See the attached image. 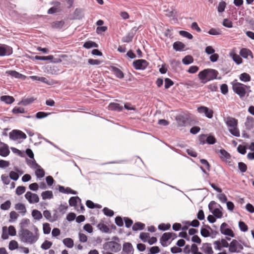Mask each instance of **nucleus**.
Instances as JSON below:
<instances>
[{
	"instance_id": "obj_1",
	"label": "nucleus",
	"mask_w": 254,
	"mask_h": 254,
	"mask_svg": "<svg viewBox=\"0 0 254 254\" xmlns=\"http://www.w3.org/2000/svg\"><path fill=\"white\" fill-rule=\"evenodd\" d=\"M19 237L21 242L29 245H34L39 239V230L36 227H34L33 232L28 229L19 230Z\"/></svg>"
},
{
	"instance_id": "obj_2",
	"label": "nucleus",
	"mask_w": 254,
	"mask_h": 254,
	"mask_svg": "<svg viewBox=\"0 0 254 254\" xmlns=\"http://www.w3.org/2000/svg\"><path fill=\"white\" fill-rule=\"evenodd\" d=\"M229 132L234 136L239 137L240 132L238 127V121L237 119L231 117H227L224 119Z\"/></svg>"
},
{
	"instance_id": "obj_3",
	"label": "nucleus",
	"mask_w": 254,
	"mask_h": 254,
	"mask_svg": "<svg viewBox=\"0 0 254 254\" xmlns=\"http://www.w3.org/2000/svg\"><path fill=\"white\" fill-rule=\"evenodd\" d=\"M232 88L234 92L242 98L244 97L247 93V91L249 90L250 87L247 86L243 83L237 82V80L232 82Z\"/></svg>"
},
{
	"instance_id": "obj_4",
	"label": "nucleus",
	"mask_w": 254,
	"mask_h": 254,
	"mask_svg": "<svg viewBox=\"0 0 254 254\" xmlns=\"http://www.w3.org/2000/svg\"><path fill=\"white\" fill-rule=\"evenodd\" d=\"M220 233L226 236V239L228 241L231 240V238H234L235 234L233 231L229 228L228 225L226 223H223L220 227Z\"/></svg>"
},
{
	"instance_id": "obj_5",
	"label": "nucleus",
	"mask_w": 254,
	"mask_h": 254,
	"mask_svg": "<svg viewBox=\"0 0 254 254\" xmlns=\"http://www.w3.org/2000/svg\"><path fill=\"white\" fill-rule=\"evenodd\" d=\"M216 203L214 201H211L208 205V208L210 211H211L212 214L217 218H221L222 217L223 214L221 211L222 209V207L218 204L219 208H215L214 206L216 205Z\"/></svg>"
},
{
	"instance_id": "obj_6",
	"label": "nucleus",
	"mask_w": 254,
	"mask_h": 254,
	"mask_svg": "<svg viewBox=\"0 0 254 254\" xmlns=\"http://www.w3.org/2000/svg\"><path fill=\"white\" fill-rule=\"evenodd\" d=\"M243 248V246L237 240H233L229 244V251L232 253H239Z\"/></svg>"
},
{
	"instance_id": "obj_7",
	"label": "nucleus",
	"mask_w": 254,
	"mask_h": 254,
	"mask_svg": "<svg viewBox=\"0 0 254 254\" xmlns=\"http://www.w3.org/2000/svg\"><path fill=\"white\" fill-rule=\"evenodd\" d=\"M26 137L25 133L19 130H13L9 133V138L13 140L25 139Z\"/></svg>"
},
{
	"instance_id": "obj_8",
	"label": "nucleus",
	"mask_w": 254,
	"mask_h": 254,
	"mask_svg": "<svg viewBox=\"0 0 254 254\" xmlns=\"http://www.w3.org/2000/svg\"><path fill=\"white\" fill-rule=\"evenodd\" d=\"M133 66L137 70H144L148 66V62L143 59L137 60L132 63Z\"/></svg>"
},
{
	"instance_id": "obj_9",
	"label": "nucleus",
	"mask_w": 254,
	"mask_h": 254,
	"mask_svg": "<svg viewBox=\"0 0 254 254\" xmlns=\"http://www.w3.org/2000/svg\"><path fill=\"white\" fill-rule=\"evenodd\" d=\"M12 48L5 44H0V57L8 56L12 54Z\"/></svg>"
},
{
	"instance_id": "obj_10",
	"label": "nucleus",
	"mask_w": 254,
	"mask_h": 254,
	"mask_svg": "<svg viewBox=\"0 0 254 254\" xmlns=\"http://www.w3.org/2000/svg\"><path fill=\"white\" fill-rule=\"evenodd\" d=\"M105 247H107L108 250L114 253L119 252L122 248L120 244L114 241L106 243L105 244Z\"/></svg>"
},
{
	"instance_id": "obj_11",
	"label": "nucleus",
	"mask_w": 254,
	"mask_h": 254,
	"mask_svg": "<svg viewBox=\"0 0 254 254\" xmlns=\"http://www.w3.org/2000/svg\"><path fill=\"white\" fill-rule=\"evenodd\" d=\"M25 197L30 204L36 203L39 201V196L37 194L29 191L25 193Z\"/></svg>"
},
{
	"instance_id": "obj_12",
	"label": "nucleus",
	"mask_w": 254,
	"mask_h": 254,
	"mask_svg": "<svg viewBox=\"0 0 254 254\" xmlns=\"http://www.w3.org/2000/svg\"><path fill=\"white\" fill-rule=\"evenodd\" d=\"M197 110L199 114H203L208 119H211L213 117V111L207 107L200 106L197 108Z\"/></svg>"
},
{
	"instance_id": "obj_13",
	"label": "nucleus",
	"mask_w": 254,
	"mask_h": 254,
	"mask_svg": "<svg viewBox=\"0 0 254 254\" xmlns=\"http://www.w3.org/2000/svg\"><path fill=\"white\" fill-rule=\"evenodd\" d=\"M138 28L134 27L124 37H123L122 41L123 42L129 43L132 41L136 32L138 30Z\"/></svg>"
},
{
	"instance_id": "obj_14",
	"label": "nucleus",
	"mask_w": 254,
	"mask_h": 254,
	"mask_svg": "<svg viewBox=\"0 0 254 254\" xmlns=\"http://www.w3.org/2000/svg\"><path fill=\"white\" fill-rule=\"evenodd\" d=\"M176 234L173 233H165L160 239V243L163 247L166 246V242L172 237H175Z\"/></svg>"
},
{
	"instance_id": "obj_15",
	"label": "nucleus",
	"mask_w": 254,
	"mask_h": 254,
	"mask_svg": "<svg viewBox=\"0 0 254 254\" xmlns=\"http://www.w3.org/2000/svg\"><path fill=\"white\" fill-rule=\"evenodd\" d=\"M123 252L125 254H133L134 249L132 244L128 242H125L123 245Z\"/></svg>"
},
{
	"instance_id": "obj_16",
	"label": "nucleus",
	"mask_w": 254,
	"mask_h": 254,
	"mask_svg": "<svg viewBox=\"0 0 254 254\" xmlns=\"http://www.w3.org/2000/svg\"><path fill=\"white\" fill-rule=\"evenodd\" d=\"M5 73L10 75L12 77H14L17 79L25 80L26 78L25 75H23L15 70H7L5 72Z\"/></svg>"
},
{
	"instance_id": "obj_17",
	"label": "nucleus",
	"mask_w": 254,
	"mask_h": 254,
	"mask_svg": "<svg viewBox=\"0 0 254 254\" xmlns=\"http://www.w3.org/2000/svg\"><path fill=\"white\" fill-rule=\"evenodd\" d=\"M208 68L205 69L202 71L199 72L198 74V77L200 80H201V82L203 83H205L208 81Z\"/></svg>"
},
{
	"instance_id": "obj_18",
	"label": "nucleus",
	"mask_w": 254,
	"mask_h": 254,
	"mask_svg": "<svg viewBox=\"0 0 254 254\" xmlns=\"http://www.w3.org/2000/svg\"><path fill=\"white\" fill-rule=\"evenodd\" d=\"M201 250L205 254H213V251L210 243H203L201 248Z\"/></svg>"
},
{
	"instance_id": "obj_19",
	"label": "nucleus",
	"mask_w": 254,
	"mask_h": 254,
	"mask_svg": "<svg viewBox=\"0 0 254 254\" xmlns=\"http://www.w3.org/2000/svg\"><path fill=\"white\" fill-rule=\"evenodd\" d=\"M240 55L244 59H248L249 57H250L251 59L253 58L252 51L247 48H242L240 51Z\"/></svg>"
},
{
	"instance_id": "obj_20",
	"label": "nucleus",
	"mask_w": 254,
	"mask_h": 254,
	"mask_svg": "<svg viewBox=\"0 0 254 254\" xmlns=\"http://www.w3.org/2000/svg\"><path fill=\"white\" fill-rule=\"evenodd\" d=\"M178 126L179 127L185 126L187 123V118L184 116H178L176 118Z\"/></svg>"
},
{
	"instance_id": "obj_21",
	"label": "nucleus",
	"mask_w": 254,
	"mask_h": 254,
	"mask_svg": "<svg viewBox=\"0 0 254 254\" xmlns=\"http://www.w3.org/2000/svg\"><path fill=\"white\" fill-rule=\"evenodd\" d=\"M108 108L110 110L118 112L121 111L123 109V106L117 103H111Z\"/></svg>"
},
{
	"instance_id": "obj_22",
	"label": "nucleus",
	"mask_w": 254,
	"mask_h": 254,
	"mask_svg": "<svg viewBox=\"0 0 254 254\" xmlns=\"http://www.w3.org/2000/svg\"><path fill=\"white\" fill-rule=\"evenodd\" d=\"M43 215L48 221L51 222H54L58 219V217H55V218H52L51 213L48 210L43 211Z\"/></svg>"
},
{
	"instance_id": "obj_23",
	"label": "nucleus",
	"mask_w": 254,
	"mask_h": 254,
	"mask_svg": "<svg viewBox=\"0 0 254 254\" xmlns=\"http://www.w3.org/2000/svg\"><path fill=\"white\" fill-rule=\"evenodd\" d=\"M219 152L220 154V157L222 161L225 162L230 159L231 156L230 154L224 149H221Z\"/></svg>"
},
{
	"instance_id": "obj_24",
	"label": "nucleus",
	"mask_w": 254,
	"mask_h": 254,
	"mask_svg": "<svg viewBox=\"0 0 254 254\" xmlns=\"http://www.w3.org/2000/svg\"><path fill=\"white\" fill-rule=\"evenodd\" d=\"M111 70L112 71H113L114 73L117 77L120 79H122L124 77V73L119 68L115 66H112Z\"/></svg>"
},
{
	"instance_id": "obj_25",
	"label": "nucleus",
	"mask_w": 254,
	"mask_h": 254,
	"mask_svg": "<svg viewBox=\"0 0 254 254\" xmlns=\"http://www.w3.org/2000/svg\"><path fill=\"white\" fill-rule=\"evenodd\" d=\"M208 81L216 78L218 74V72L217 70L210 68H208Z\"/></svg>"
},
{
	"instance_id": "obj_26",
	"label": "nucleus",
	"mask_w": 254,
	"mask_h": 254,
	"mask_svg": "<svg viewBox=\"0 0 254 254\" xmlns=\"http://www.w3.org/2000/svg\"><path fill=\"white\" fill-rule=\"evenodd\" d=\"M0 100L6 104H11L14 101V98L12 96L3 95L0 97Z\"/></svg>"
},
{
	"instance_id": "obj_27",
	"label": "nucleus",
	"mask_w": 254,
	"mask_h": 254,
	"mask_svg": "<svg viewBox=\"0 0 254 254\" xmlns=\"http://www.w3.org/2000/svg\"><path fill=\"white\" fill-rule=\"evenodd\" d=\"M34 169H35V173L37 178L41 179L44 177L45 171L40 165H38V167H36Z\"/></svg>"
},
{
	"instance_id": "obj_28",
	"label": "nucleus",
	"mask_w": 254,
	"mask_h": 254,
	"mask_svg": "<svg viewBox=\"0 0 254 254\" xmlns=\"http://www.w3.org/2000/svg\"><path fill=\"white\" fill-rule=\"evenodd\" d=\"M230 56L232 58L234 62H235L237 64H240L242 63V59L240 57V56L235 54L234 52L230 53Z\"/></svg>"
},
{
	"instance_id": "obj_29",
	"label": "nucleus",
	"mask_w": 254,
	"mask_h": 254,
	"mask_svg": "<svg viewBox=\"0 0 254 254\" xmlns=\"http://www.w3.org/2000/svg\"><path fill=\"white\" fill-rule=\"evenodd\" d=\"M15 209L18 210L19 213L24 215L26 212V209L24 204L21 203H18L15 205Z\"/></svg>"
},
{
	"instance_id": "obj_30",
	"label": "nucleus",
	"mask_w": 254,
	"mask_h": 254,
	"mask_svg": "<svg viewBox=\"0 0 254 254\" xmlns=\"http://www.w3.org/2000/svg\"><path fill=\"white\" fill-rule=\"evenodd\" d=\"M10 151L8 146L3 144V146L0 147V155L2 157H6L9 155Z\"/></svg>"
},
{
	"instance_id": "obj_31",
	"label": "nucleus",
	"mask_w": 254,
	"mask_h": 254,
	"mask_svg": "<svg viewBox=\"0 0 254 254\" xmlns=\"http://www.w3.org/2000/svg\"><path fill=\"white\" fill-rule=\"evenodd\" d=\"M81 200L78 196H72L69 199V204L70 206H75L77 203H81Z\"/></svg>"
},
{
	"instance_id": "obj_32",
	"label": "nucleus",
	"mask_w": 254,
	"mask_h": 254,
	"mask_svg": "<svg viewBox=\"0 0 254 254\" xmlns=\"http://www.w3.org/2000/svg\"><path fill=\"white\" fill-rule=\"evenodd\" d=\"M98 229L103 233H110L111 231L109 227L103 223H99L97 225Z\"/></svg>"
},
{
	"instance_id": "obj_33",
	"label": "nucleus",
	"mask_w": 254,
	"mask_h": 254,
	"mask_svg": "<svg viewBox=\"0 0 254 254\" xmlns=\"http://www.w3.org/2000/svg\"><path fill=\"white\" fill-rule=\"evenodd\" d=\"M41 196L44 200L50 199L53 198V193L51 190H46L42 192Z\"/></svg>"
},
{
	"instance_id": "obj_34",
	"label": "nucleus",
	"mask_w": 254,
	"mask_h": 254,
	"mask_svg": "<svg viewBox=\"0 0 254 254\" xmlns=\"http://www.w3.org/2000/svg\"><path fill=\"white\" fill-rule=\"evenodd\" d=\"M64 245L68 248H72L74 246L73 241L72 239L66 238L63 240Z\"/></svg>"
},
{
	"instance_id": "obj_35",
	"label": "nucleus",
	"mask_w": 254,
	"mask_h": 254,
	"mask_svg": "<svg viewBox=\"0 0 254 254\" xmlns=\"http://www.w3.org/2000/svg\"><path fill=\"white\" fill-rule=\"evenodd\" d=\"M185 48V44L181 42H176L173 44V48L177 51H182Z\"/></svg>"
},
{
	"instance_id": "obj_36",
	"label": "nucleus",
	"mask_w": 254,
	"mask_h": 254,
	"mask_svg": "<svg viewBox=\"0 0 254 254\" xmlns=\"http://www.w3.org/2000/svg\"><path fill=\"white\" fill-rule=\"evenodd\" d=\"M240 79L241 81L247 82L250 81L251 80V76L247 73L244 72L240 75Z\"/></svg>"
},
{
	"instance_id": "obj_37",
	"label": "nucleus",
	"mask_w": 254,
	"mask_h": 254,
	"mask_svg": "<svg viewBox=\"0 0 254 254\" xmlns=\"http://www.w3.org/2000/svg\"><path fill=\"white\" fill-rule=\"evenodd\" d=\"M32 216L34 219L39 220L42 218V214L41 212L36 209H34L32 211Z\"/></svg>"
},
{
	"instance_id": "obj_38",
	"label": "nucleus",
	"mask_w": 254,
	"mask_h": 254,
	"mask_svg": "<svg viewBox=\"0 0 254 254\" xmlns=\"http://www.w3.org/2000/svg\"><path fill=\"white\" fill-rule=\"evenodd\" d=\"M145 224L141 222H136L132 226V229L133 231H136L138 230H141L144 229Z\"/></svg>"
},
{
	"instance_id": "obj_39",
	"label": "nucleus",
	"mask_w": 254,
	"mask_h": 254,
	"mask_svg": "<svg viewBox=\"0 0 254 254\" xmlns=\"http://www.w3.org/2000/svg\"><path fill=\"white\" fill-rule=\"evenodd\" d=\"M187 88H197L199 87L198 84L194 81H189L185 84Z\"/></svg>"
},
{
	"instance_id": "obj_40",
	"label": "nucleus",
	"mask_w": 254,
	"mask_h": 254,
	"mask_svg": "<svg viewBox=\"0 0 254 254\" xmlns=\"http://www.w3.org/2000/svg\"><path fill=\"white\" fill-rule=\"evenodd\" d=\"M30 224V220L28 219H23L20 223V230L27 229V227Z\"/></svg>"
},
{
	"instance_id": "obj_41",
	"label": "nucleus",
	"mask_w": 254,
	"mask_h": 254,
	"mask_svg": "<svg viewBox=\"0 0 254 254\" xmlns=\"http://www.w3.org/2000/svg\"><path fill=\"white\" fill-rule=\"evenodd\" d=\"M193 62V59L192 56H187L185 57L183 60L182 62L184 64H189L192 63Z\"/></svg>"
},
{
	"instance_id": "obj_42",
	"label": "nucleus",
	"mask_w": 254,
	"mask_h": 254,
	"mask_svg": "<svg viewBox=\"0 0 254 254\" xmlns=\"http://www.w3.org/2000/svg\"><path fill=\"white\" fill-rule=\"evenodd\" d=\"M11 205L10 201L6 200L0 205V208L2 210H7L10 208Z\"/></svg>"
},
{
	"instance_id": "obj_43",
	"label": "nucleus",
	"mask_w": 254,
	"mask_h": 254,
	"mask_svg": "<svg viewBox=\"0 0 254 254\" xmlns=\"http://www.w3.org/2000/svg\"><path fill=\"white\" fill-rule=\"evenodd\" d=\"M18 247V244L17 241L15 240H11L10 241L8 245V248L11 251L16 250Z\"/></svg>"
},
{
	"instance_id": "obj_44",
	"label": "nucleus",
	"mask_w": 254,
	"mask_h": 254,
	"mask_svg": "<svg viewBox=\"0 0 254 254\" xmlns=\"http://www.w3.org/2000/svg\"><path fill=\"white\" fill-rule=\"evenodd\" d=\"M34 59L36 60H40V61H49L52 60L53 59V56H36L34 57Z\"/></svg>"
},
{
	"instance_id": "obj_45",
	"label": "nucleus",
	"mask_w": 254,
	"mask_h": 254,
	"mask_svg": "<svg viewBox=\"0 0 254 254\" xmlns=\"http://www.w3.org/2000/svg\"><path fill=\"white\" fill-rule=\"evenodd\" d=\"M52 246V243L48 240L45 241L41 246V249L44 250H47L50 249Z\"/></svg>"
},
{
	"instance_id": "obj_46",
	"label": "nucleus",
	"mask_w": 254,
	"mask_h": 254,
	"mask_svg": "<svg viewBox=\"0 0 254 254\" xmlns=\"http://www.w3.org/2000/svg\"><path fill=\"white\" fill-rule=\"evenodd\" d=\"M226 6V3L225 1H222L219 3L217 7V11L219 13H222L224 11Z\"/></svg>"
},
{
	"instance_id": "obj_47",
	"label": "nucleus",
	"mask_w": 254,
	"mask_h": 254,
	"mask_svg": "<svg viewBox=\"0 0 254 254\" xmlns=\"http://www.w3.org/2000/svg\"><path fill=\"white\" fill-rule=\"evenodd\" d=\"M98 45L95 42L92 41H87L86 42L84 45L83 47L86 49H90L93 47H97Z\"/></svg>"
},
{
	"instance_id": "obj_48",
	"label": "nucleus",
	"mask_w": 254,
	"mask_h": 254,
	"mask_svg": "<svg viewBox=\"0 0 254 254\" xmlns=\"http://www.w3.org/2000/svg\"><path fill=\"white\" fill-rule=\"evenodd\" d=\"M8 235L7 228L6 226H3L2 228L1 239L3 240H7L8 239Z\"/></svg>"
},
{
	"instance_id": "obj_49",
	"label": "nucleus",
	"mask_w": 254,
	"mask_h": 254,
	"mask_svg": "<svg viewBox=\"0 0 254 254\" xmlns=\"http://www.w3.org/2000/svg\"><path fill=\"white\" fill-rule=\"evenodd\" d=\"M18 214L14 211L10 212L9 214V222L15 221L18 218Z\"/></svg>"
},
{
	"instance_id": "obj_50",
	"label": "nucleus",
	"mask_w": 254,
	"mask_h": 254,
	"mask_svg": "<svg viewBox=\"0 0 254 254\" xmlns=\"http://www.w3.org/2000/svg\"><path fill=\"white\" fill-rule=\"evenodd\" d=\"M51 230L50 225L49 223H45L43 224V230L44 234H50Z\"/></svg>"
},
{
	"instance_id": "obj_51",
	"label": "nucleus",
	"mask_w": 254,
	"mask_h": 254,
	"mask_svg": "<svg viewBox=\"0 0 254 254\" xmlns=\"http://www.w3.org/2000/svg\"><path fill=\"white\" fill-rule=\"evenodd\" d=\"M1 180L2 183L6 185H8L10 182V177L5 174H3L1 176Z\"/></svg>"
},
{
	"instance_id": "obj_52",
	"label": "nucleus",
	"mask_w": 254,
	"mask_h": 254,
	"mask_svg": "<svg viewBox=\"0 0 254 254\" xmlns=\"http://www.w3.org/2000/svg\"><path fill=\"white\" fill-rule=\"evenodd\" d=\"M208 33L211 35H219L221 34V31L218 29L211 28Z\"/></svg>"
},
{
	"instance_id": "obj_53",
	"label": "nucleus",
	"mask_w": 254,
	"mask_h": 254,
	"mask_svg": "<svg viewBox=\"0 0 254 254\" xmlns=\"http://www.w3.org/2000/svg\"><path fill=\"white\" fill-rule=\"evenodd\" d=\"M139 238L143 242H147L148 238H149V234L148 233L142 232L140 234Z\"/></svg>"
},
{
	"instance_id": "obj_54",
	"label": "nucleus",
	"mask_w": 254,
	"mask_h": 254,
	"mask_svg": "<svg viewBox=\"0 0 254 254\" xmlns=\"http://www.w3.org/2000/svg\"><path fill=\"white\" fill-rule=\"evenodd\" d=\"M104 214L107 216L112 217L114 215V211L107 207H104L103 209Z\"/></svg>"
},
{
	"instance_id": "obj_55",
	"label": "nucleus",
	"mask_w": 254,
	"mask_h": 254,
	"mask_svg": "<svg viewBox=\"0 0 254 254\" xmlns=\"http://www.w3.org/2000/svg\"><path fill=\"white\" fill-rule=\"evenodd\" d=\"M179 34L182 36L187 38L189 39H191L193 38V36L190 33L185 31H180Z\"/></svg>"
},
{
	"instance_id": "obj_56",
	"label": "nucleus",
	"mask_w": 254,
	"mask_h": 254,
	"mask_svg": "<svg viewBox=\"0 0 254 254\" xmlns=\"http://www.w3.org/2000/svg\"><path fill=\"white\" fill-rule=\"evenodd\" d=\"M9 235L11 236H15L16 235V231L13 226L10 225L7 228Z\"/></svg>"
},
{
	"instance_id": "obj_57",
	"label": "nucleus",
	"mask_w": 254,
	"mask_h": 254,
	"mask_svg": "<svg viewBox=\"0 0 254 254\" xmlns=\"http://www.w3.org/2000/svg\"><path fill=\"white\" fill-rule=\"evenodd\" d=\"M238 168L242 173H245L247 171V166L243 162L238 163Z\"/></svg>"
},
{
	"instance_id": "obj_58",
	"label": "nucleus",
	"mask_w": 254,
	"mask_h": 254,
	"mask_svg": "<svg viewBox=\"0 0 254 254\" xmlns=\"http://www.w3.org/2000/svg\"><path fill=\"white\" fill-rule=\"evenodd\" d=\"M222 24L227 28H230L233 27L232 22L227 18H225L223 20Z\"/></svg>"
},
{
	"instance_id": "obj_59",
	"label": "nucleus",
	"mask_w": 254,
	"mask_h": 254,
	"mask_svg": "<svg viewBox=\"0 0 254 254\" xmlns=\"http://www.w3.org/2000/svg\"><path fill=\"white\" fill-rule=\"evenodd\" d=\"M26 190V188L24 186H18L15 190V193L18 195H21L23 194Z\"/></svg>"
},
{
	"instance_id": "obj_60",
	"label": "nucleus",
	"mask_w": 254,
	"mask_h": 254,
	"mask_svg": "<svg viewBox=\"0 0 254 254\" xmlns=\"http://www.w3.org/2000/svg\"><path fill=\"white\" fill-rule=\"evenodd\" d=\"M51 113H47L44 112H39L36 113V117L38 119H41L47 117L49 115H50Z\"/></svg>"
},
{
	"instance_id": "obj_61",
	"label": "nucleus",
	"mask_w": 254,
	"mask_h": 254,
	"mask_svg": "<svg viewBox=\"0 0 254 254\" xmlns=\"http://www.w3.org/2000/svg\"><path fill=\"white\" fill-rule=\"evenodd\" d=\"M115 222L119 227H122L124 225L123 220L121 216L116 217L115 219Z\"/></svg>"
},
{
	"instance_id": "obj_62",
	"label": "nucleus",
	"mask_w": 254,
	"mask_h": 254,
	"mask_svg": "<svg viewBox=\"0 0 254 254\" xmlns=\"http://www.w3.org/2000/svg\"><path fill=\"white\" fill-rule=\"evenodd\" d=\"M68 208L67 205L66 203H64V204H61L59 208V211L62 214H64L66 211L67 209Z\"/></svg>"
},
{
	"instance_id": "obj_63",
	"label": "nucleus",
	"mask_w": 254,
	"mask_h": 254,
	"mask_svg": "<svg viewBox=\"0 0 254 254\" xmlns=\"http://www.w3.org/2000/svg\"><path fill=\"white\" fill-rule=\"evenodd\" d=\"M174 84L173 81L170 78H166L165 79V88L168 89Z\"/></svg>"
},
{
	"instance_id": "obj_64",
	"label": "nucleus",
	"mask_w": 254,
	"mask_h": 254,
	"mask_svg": "<svg viewBox=\"0 0 254 254\" xmlns=\"http://www.w3.org/2000/svg\"><path fill=\"white\" fill-rule=\"evenodd\" d=\"M12 112L14 114L24 113L25 112V110L24 108L21 107H15L13 109Z\"/></svg>"
}]
</instances>
